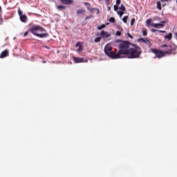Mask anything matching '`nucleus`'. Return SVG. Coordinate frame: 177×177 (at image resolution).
Here are the masks:
<instances>
[{
  "mask_svg": "<svg viewBox=\"0 0 177 177\" xmlns=\"http://www.w3.org/2000/svg\"><path fill=\"white\" fill-rule=\"evenodd\" d=\"M100 37H102L104 39H106L107 38H110L111 37V35L104 30H102L100 34Z\"/></svg>",
  "mask_w": 177,
  "mask_h": 177,
  "instance_id": "nucleus-9",
  "label": "nucleus"
},
{
  "mask_svg": "<svg viewBox=\"0 0 177 177\" xmlns=\"http://www.w3.org/2000/svg\"><path fill=\"white\" fill-rule=\"evenodd\" d=\"M102 39V37H96L94 39V42H100V40Z\"/></svg>",
  "mask_w": 177,
  "mask_h": 177,
  "instance_id": "nucleus-25",
  "label": "nucleus"
},
{
  "mask_svg": "<svg viewBox=\"0 0 177 177\" xmlns=\"http://www.w3.org/2000/svg\"><path fill=\"white\" fill-rule=\"evenodd\" d=\"M75 46L77 48L79 47V49L76 50V52H82L84 50V47L82 46V44H81V42L78 41L76 43Z\"/></svg>",
  "mask_w": 177,
  "mask_h": 177,
  "instance_id": "nucleus-11",
  "label": "nucleus"
},
{
  "mask_svg": "<svg viewBox=\"0 0 177 177\" xmlns=\"http://www.w3.org/2000/svg\"><path fill=\"white\" fill-rule=\"evenodd\" d=\"M121 3V0H116V5H120Z\"/></svg>",
  "mask_w": 177,
  "mask_h": 177,
  "instance_id": "nucleus-32",
  "label": "nucleus"
},
{
  "mask_svg": "<svg viewBox=\"0 0 177 177\" xmlns=\"http://www.w3.org/2000/svg\"><path fill=\"white\" fill-rule=\"evenodd\" d=\"M77 15H82L83 13H85V10L83 8H81L80 10H77L76 11Z\"/></svg>",
  "mask_w": 177,
  "mask_h": 177,
  "instance_id": "nucleus-16",
  "label": "nucleus"
},
{
  "mask_svg": "<svg viewBox=\"0 0 177 177\" xmlns=\"http://www.w3.org/2000/svg\"><path fill=\"white\" fill-rule=\"evenodd\" d=\"M138 41H140L141 42H144V44H147V45H150V44H151L150 41L148 40L147 39L140 38V39H138Z\"/></svg>",
  "mask_w": 177,
  "mask_h": 177,
  "instance_id": "nucleus-15",
  "label": "nucleus"
},
{
  "mask_svg": "<svg viewBox=\"0 0 177 177\" xmlns=\"http://www.w3.org/2000/svg\"><path fill=\"white\" fill-rule=\"evenodd\" d=\"M133 47L130 48L127 53L128 59H138L142 55V48L137 44H133Z\"/></svg>",
  "mask_w": 177,
  "mask_h": 177,
  "instance_id": "nucleus-2",
  "label": "nucleus"
},
{
  "mask_svg": "<svg viewBox=\"0 0 177 177\" xmlns=\"http://www.w3.org/2000/svg\"><path fill=\"white\" fill-rule=\"evenodd\" d=\"M117 13L121 17L124 15V11H117Z\"/></svg>",
  "mask_w": 177,
  "mask_h": 177,
  "instance_id": "nucleus-26",
  "label": "nucleus"
},
{
  "mask_svg": "<svg viewBox=\"0 0 177 177\" xmlns=\"http://www.w3.org/2000/svg\"><path fill=\"white\" fill-rule=\"evenodd\" d=\"M84 4L86 6L88 10H89L90 12H93V10H97V13H99V9L91 8V3L85 2L84 3Z\"/></svg>",
  "mask_w": 177,
  "mask_h": 177,
  "instance_id": "nucleus-10",
  "label": "nucleus"
},
{
  "mask_svg": "<svg viewBox=\"0 0 177 177\" xmlns=\"http://www.w3.org/2000/svg\"><path fill=\"white\" fill-rule=\"evenodd\" d=\"M75 63H84V58L82 57H74Z\"/></svg>",
  "mask_w": 177,
  "mask_h": 177,
  "instance_id": "nucleus-14",
  "label": "nucleus"
},
{
  "mask_svg": "<svg viewBox=\"0 0 177 177\" xmlns=\"http://www.w3.org/2000/svg\"><path fill=\"white\" fill-rule=\"evenodd\" d=\"M156 4H157V9H158V10H161V3L160 1H157Z\"/></svg>",
  "mask_w": 177,
  "mask_h": 177,
  "instance_id": "nucleus-21",
  "label": "nucleus"
},
{
  "mask_svg": "<svg viewBox=\"0 0 177 177\" xmlns=\"http://www.w3.org/2000/svg\"><path fill=\"white\" fill-rule=\"evenodd\" d=\"M7 56H9V51H8V50H4L0 54V59H3V57H6Z\"/></svg>",
  "mask_w": 177,
  "mask_h": 177,
  "instance_id": "nucleus-12",
  "label": "nucleus"
},
{
  "mask_svg": "<svg viewBox=\"0 0 177 177\" xmlns=\"http://www.w3.org/2000/svg\"><path fill=\"white\" fill-rule=\"evenodd\" d=\"M165 39H169V41L172 39V33H169L168 35L165 36Z\"/></svg>",
  "mask_w": 177,
  "mask_h": 177,
  "instance_id": "nucleus-17",
  "label": "nucleus"
},
{
  "mask_svg": "<svg viewBox=\"0 0 177 177\" xmlns=\"http://www.w3.org/2000/svg\"><path fill=\"white\" fill-rule=\"evenodd\" d=\"M151 32H157V31L158 32H162L163 34H165V30H156V29H151Z\"/></svg>",
  "mask_w": 177,
  "mask_h": 177,
  "instance_id": "nucleus-18",
  "label": "nucleus"
},
{
  "mask_svg": "<svg viewBox=\"0 0 177 177\" xmlns=\"http://www.w3.org/2000/svg\"><path fill=\"white\" fill-rule=\"evenodd\" d=\"M115 35H117L118 37H121V32L120 31H116Z\"/></svg>",
  "mask_w": 177,
  "mask_h": 177,
  "instance_id": "nucleus-30",
  "label": "nucleus"
},
{
  "mask_svg": "<svg viewBox=\"0 0 177 177\" xmlns=\"http://www.w3.org/2000/svg\"><path fill=\"white\" fill-rule=\"evenodd\" d=\"M119 9L122 12H125V10H127V9L125 8V6H124V5L122 4H121L120 7H119Z\"/></svg>",
  "mask_w": 177,
  "mask_h": 177,
  "instance_id": "nucleus-20",
  "label": "nucleus"
},
{
  "mask_svg": "<svg viewBox=\"0 0 177 177\" xmlns=\"http://www.w3.org/2000/svg\"><path fill=\"white\" fill-rule=\"evenodd\" d=\"M106 28V25L105 24H102L100 26H97V30H103V28Z\"/></svg>",
  "mask_w": 177,
  "mask_h": 177,
  "instance_id": "nucleus-22",
  "label": "nucleus"
},
{
  "mask_svg": "<svg viewBox=\"0 0 177 177\" xmlns=\"http://www.w3.org/2000/svg\"><path fill=\"white\" fill-rule=\"evenodd\" d=\"M3 23V19H2V14L0 13V26Z\"/></svg>",
  "mask_w": 177,
  "mask_h": 177,
  "instance_id": "nucleus-27",
  "label": "nucleus"
},
{
  "mask_svg": "<svg viewBox=\"0 0 177 177\" xmlns=\"http://www.w3.org/2000/svg\"><path fill=\"white\" fill-rule=\"evenodd\" d=\"M152 22H153V19L151 18L148 19L146 21L147 27H153L154 28H158L160 27V28H162L165 27V21H162L159 24H154Z\"/></svg>",
  "mask_w": 177,
  "mask_h": 177,
  "instance_id": "nucleus-6",
  "label": "nucleus"
},
{
  "mask_svg": "<svg viewBox=\"0 0 177 177\" xmlns=\"http://www.w3.org/2000/svg\"><path fill=\"white\" fill-rule=\"evenodd\" d=\"M109 23H115V18L111 17V18H109Z\"/></svg>",
  "mask_w": 177,
  "mask_h": 177,
  "instance_id": "nucleus-23",
  "label": "nucleus"
},
{
  "mask_svg": "<svg viewBox=\"0 0 177 177\" xmlns=\"http://www.w3.org/2000/svg\"><path fill=\"white\" fill-rule=\"evenodd\" d=\"M128 20V16H124L122 19V21L125 23V24H127V21Z\"/></svg>",
  "mask_w": 177,
  "mask_h": 177,
  "instance_id": "nucleus-24",
  "label": "nucleus"
},
{
  "mask_svg": "<svg viewBox=\"0 0 177 177\" xmlns=\"http://www.w3.org/2000/svg\"><path fill=\"white\" fill-rule=\"evenodd\" d=\"M135 23V18H132L131 20V26H133V24Z\"/></svg>",
  "mask_w": 177,
  "mask_h": 177,
  "instance_id": "nucleus-29",
  "label": "nucleus"
},
{
  "mask_svg": "<svg viewBox=\"0 0 177 177\" xmlns=\"http://www.w3.org/2000/svg\"><path fill=\"white\" fill-rule=\"evenodd\" d=\"M160 48L166 56L167 55H176V46L175 44H162Z\"/></svg>",
  "mask_w": 177,
  "mask_h": 177,
  "instance_id": "nucleus-4",
  "label": "nucleus"
},
{
  "mask_svg": "<svg viewBox=\"0 0 177 177\" xmlns=\"http://www.w3.org/2000/svg\"><path fill=\"white\" fill-rule=\"evenodd\" d=\"M151 52H152V53H154V55H156V57H158V59H162V57H164L165 55V53H164V51H162V50H158L156 48H151Z\"/></svg>",
  "mask_w": 177,
  "mask_h": 177,
  "instance_id": "nucleus-7",
  "label": "nucleus"
},
{
  "mask_svg": "<svg viewBox=\"0 0 177 177\" xmlns=\"http://www.w3.org/2000/svg\"><path fill=\"white\" fill-rule=\"evenodd\" d=\"M113 8H114V10L115 12H117L118 10V9H119L118 6H113Z\"/></svg>",
  "mask_w": 177,
  "mask_h": 177,
  "instance_id": "nucleus-31",
  "label": "nucleus"
},
{
  "mask_svg": "<svg viewBox=\"0 0 177 177\" xmlns=\"http://www.w3.org/2000/svg\"><path fill=\"white\" fill-rule=\"evenodd\" d=\"M127 35H128V37H129V38H133V37H132V35H131V34H129V33H127Z\"/></svg>",
  "mask_w": 177,
  "mask_h": 177,
  "instance_id": "nucleus-35",
  "label": "nucleus"
},
{
  "mask_svg": "<svg viewBox=\"0 0 177 177\" xmlns=\"http://www.w3.org/2000/svg\"><path fill=\"white\" fill-rule=\"evenodd\" d=\"M176 3H177V0H176Z\"/></svg>",
  "mask_w": 177,
  "mask_h": 177,
  "instance_id": "nucleus-37",
  "label": "nucleus"
},
{
  "mask_svg": "<svg viewBox=\"0 0 177 177\" xmlns=\"http://www.w3.org/2000/svg\"><path fill=\"white\" fill-rule=\"evenodd\" d=\"M18 14L19 15L21 21H22V23H27V15H23V12H21L20 9L18 10Z\"/></svg>",
  "mask_w": 177,
  "mask_h": 177,
  "instance_id": "nucleus-8",
  "label": "nucleus"
},
{
  "mask_svg": "<svg viewBox=\"0 0 177 177\" xmlns=\"http://www.w3.org/2000/svg\"><path fill=\"white\" fill-rule=\"evenodd\" d=\"M29 31H30L33 35H36V37H38L39 38H46L49 37L48 33L39 34V32H46V30L39 26H32L30 28Z\"/></svg>",
  "mask_w": 177,
  "mask_h": 177,
  "instance_id": "nucleus-3",
  "label": "nucleus"
},
{
  "mask_svg": "<svg viewBox=\"0 0 177 177\" xmlns=\"http://www.w3.org/2000/svg\"><path fill=\"white\" fill-rule=\"evenodd\" d=\"M169 0H161L162 2H164V1H168Z\"/></svg>",
  "mask_w": 177,
  "mask_h": 177,
  "instance_id": "nucleus-36",
  "label": "nucleus"
},
{
  "mask_svg": "<svg viewBox=\"0 0 177 177\" xmlns=\"http://www.w3.org/2000/svg\"><path fill=\"white\" fill-rule=\"evenodd\" d=\"M57 9H58V10H64V9H66V6H58L57 7Z\"/></svg>",
  "mask_w": 177,
  "mask_h": 177,
  "instance_id": "nucleus-19",
  "label": "nucleus"
},
{
  "mask_svg": "<svg viewBox=\"0 0 177 177\" xmlns=\"http://www.w3.org/2000/svg\"><path fill=\"white\" fill-rule=\"evenodd\" d=\"M116 44H118V49L119 51L118 53H116L118 59H120L122 55H125V56H127L129 49H131V44L128 41H123L122 39H116L115 40Z\"/></svg>",
  "mask_w": 177,
  "mask_h": 177,
  "instance_id": "nucleus-1",
  "label": "nucleus"
},
{
  "mask_svg": "<svg viewBox=\"0 0 177 177\" xmlns=\"http://www.w3.org/2000/svg\"><path fill=\"white\" fill-rule=\"evenodd\" d=\"M60 1L63 5H71L73 3V0H60Z\"/></svg>",
  "mask_w": 177,
  "mask_h": 177,
  "instance_id": "nucleus-13",
  "label": "nucleus"
},
{
  "mask_svg": "<svg viewBox=\"0 0 177 177\" xmlns=\"http://www.w3.org/2000/svg\"><path fill=\"white\" fill-rule=\"evenodd\" d=\"M27 35H28V32H26L24 34V37H27Z\"/></svg>",
  "mask_w": 177,
  "mask_h": 177,
  "instance_id": "nucleus-34",
  "label": "nucleus"
},
{
  "mask_svg": "<svg viewBox=\"0 0 177 177\" xmlns=\"http://www.w3.org/2000/svg\"><path fill=\"white\" fill-rule=\"evenodd\" d=\"M104 52L106 56L111 57V59H118L117 53L113 51V47L110 45H106L104 48Z\"/></svg>",
  "mask_w": 177,
  "mask_h": 177,
  "instance_id": "nucleus-5",
  "label": "nucleus"
},
{
  "mask_svg": "<svg viewBox=\"0 0 177 177\" xmlns=\"http://www.w3.org/2000/svg\"><path fill=\"white\" fill-rule=\"evenodd\" d=\"M92 16H88L85 18V20H89V19H91Z\"/></svg>",
  "mask_w": 177,
  "mask_h": 177,
  "instance_id": "nucleus-33",
  "label": "nucleus"
},
{
  "mask_svg": "<svg viewBox=\"0 0 177 177\" xmlns=\"http://www.w3.org/2000/svg\"><path fill=\"white\" fill-rule=\"evenodd\" d=\"M142 35H144V36L147 35V30H142Z\"/></svg>",
  "mask_w": 177,
  "mask_h": 177,
  "instance_id": "nucleus-28",
  "label": "nucleus"
}]
</instances>
